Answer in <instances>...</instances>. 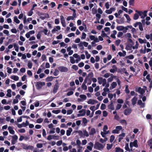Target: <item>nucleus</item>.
I'll return each mask as SVG.
<instances>
[{"label":"nucleus","mask_w":152,"mask_h":152,"mask_svg":"<svg viewBox=\"0 0 152 152\" xmlns=\"http://www.w3.org/2000/svg\"><path fill=\"white\" fill-rule=\"evenodd\" d=\"M96 20H99V19L101 17V15L100 14L98 13L96 14Z\"/></svg>","instance_id":"052dcab7"},{"label":"nucleus","mask_w":152,"mask_h":152,"mask_svg":"<svg viewBox=\"0 0 152 152\" xmlns=\"http://www.w3.org/2000/svg\"><path fill=\"white\" fill-rule=\"evenodd\" d=\"M80 97L84 100L86 99V96L85 95L81 94L80 95Z\"/></svg>","instance_id":"603ef678"},{"label":"nucleus","mask_w":152,"mask_h":152,"mask_svg":"<svg viewBox=\"0 0 152 152\" xmlns=\"http://www.w3.org/2000/svg\"><path fill=\"white\" fill-rule=\"evenodd\" d=\"M89 134L91 135H94L96 133V131L95 129L94 128H91L89 132Z\"/></svg>","instance_id":"ddd939ff"},{"label":"nucleus","mask_w":152,"mask_h":152,"mask_svg":"<svg viewBox=\"0 0 152 152\" xmlns=\"http://www.w3.org/2000/svg\"><path fill=\"white\" fill-rule=\"evenodd\" d=\"M88 144L90 146H88L87 147V148L88 149V150L91 151L92 150V147L94 146V144L93 143L91 142H90L88 143Z\"/></svg>","instance_id":"dca6fc26"},{"label":"nucleus","mask_w":152,"mask_h":152,"mask_svg":"<svg viewBox=\"0 0 152 152\" xmlns=\"http://www.w3.org/2000/svg\"><path fill=\"white\" fill-rule=\"evenodd\" d=\"M14 21L16 22L17 23H20V21L18 19L17 17L16 16H15L14 17Z\"/></svg>","instance_id":"2f4dec72"},{"label":"nucleus","mask_w":152,"mask_h":152,"mask_svg":"<svg viewBox=\"0 0 152 152\" xmlns=\"http://www.w3.org/2000/svg\"><path fill=\"white\" fill-rule=\"evenodd\" d=\"M18 139V137L16 135H14L12 136V139L11 141V144L14 145L16 142V141Z\"/></svg>","instance_id":"0eeeda50"},{"label":"nucleus","mask_w":152,"mask_h":152,"mask_svg":"<svg viewBox=\"0 0 152 152\" xmlns=\"http://www.w3.org/2000/svg\"><path fill=\"white\" fill-rule=\"evenodd\" d=\"M125 149L126 151H130V150L129 148V144L128 143H126L125 144Z\"/></svg>","instance_id":"7c9ffc66"},{"label":"nucleus","mask_w":152,"mask_h":152,"mask_svg":"<svg viewBox=\"0 0 152 152\" xmlns=\"http://www.w3.org/2000/svg\"><path fill=\"white\" fill-rule=\"evenodd\" d=\"M14 47L15 48V50L17 52H18L19 51V48L18 45L16 44H14Z\"/></svg>","instance_id":"58836bf2"},{"label":"nucleus","mask_w":152,"mask_h":152,"mask_svg":"<svg viewBox=\"0 0 152 152\" xmlns=\"http://www.w3.org/2000/svg\"><path fill=\"white\" fill-rule=\"evenodd\" d=\"M43 119L42 118H39L37 120V122L38 123H41L42 122Z\"/></svg>","instance_id":"6e6d98bb"},{"label":"nucleus","mask_w":152,"mask_h":152,"mask_svg":"<svg viewBox=\"0 0 152 152\" xmlns=\"http://www.w3.org/2000/svg\"><path fill=\"white\" fill-rule=\"evenodd\" d=\"M59 71L57 69H55V72L53 73V75L55 76H56L58 75Z\"/></svg>","instance_id":"37998d69"},{"label":"nucleus","mask_w":152,"mask_h":152,"mask_svg":"<svg viewBox=\"0 0 152 152\" xmlns=\"http://www.w3.org/2000/svg\"><path fill=\"white\" fill-rule=\"evenodd\" d=\"M137 104L140 105L141 108L144 107L145 106V103H142L141 99H139L137 102Z\"/></svg>","instance_id":"4468645a"},{"label":"nucleus","mask_w":152,"mask_h":152,"mask_svg":"<svg viewBox=\"0 0 152 152\" xmlns=\"http://www.w3.org/2000/svg\"><path fill=\"white\" fill-rule=\"evenodd\" d=\"M124 18H122L120 20L117 19L116 21L118 24H122L124 23Z\"/></svg>","instance_id":"b1692460"},{"label":"nucleus","mask_w":152,"mask_h":152,"mask_svg":"<svg viewBox=\"0 0 152 152\" xmlns=\"http://www.w3.org/2000/svg\"><path fill=\"white\" fill-rule=\"evenodd\" d=\"M72 131V129L71 128H69V129L67 130L66 132V134L67 136H69L70 135L71 132Z\"/></svg>","instance_id":"4be33fe9"},{"label":"nucleus","mask_w":152,"mask_h":152,"mask_svg":"<svg viewBox=\"0 0 152 152\" xmlns=\"http://www.w3.org/2000/svg\"><path fill=\"white\" fill-rule=\"evenodd\" d=\"M139 46V44L138 42L137 41L136 42V45L134 46H133L132 47V48L133 49H137L138 48Z\"/></svg>","instance_id":"e433bc0d"},{"label":"nucleus","mask_w":152,"mask_h":152,"mask_svg":"<svg viewBox=\"0 0 152 152\" xmlns=\"http://www.w3.org/2000/svg\"><path fill=\"white\" fill-rule=\"evenodd\" d=\"M113 145L112 144H107V148L108 150H109L111 149L113 147Z\"/></svg>","instance_id":"a19ab883"},{"label":"nucleus","mask_w":152,"mask_h":152,"mask_svg":"<svg viewBox=\"0 0 152 152\" xmlns=\"http://www.w3.org/2000/svg\"><path fill=\"white\" fill-rule=\"evenodd\" d=\"M117 85V84L116 83L114 82H113L111 85L112 88H115Z\"/></svg>","instance_id":"c03bdc74"},{"label":"nucleus","mask_w":152,"mask_h":152,"mask_svg":"<svg viewBox=\"0 0 152 152\" xmlns=\"http://www.w3.org/2000/svg\"><path fill=\"white\" fill-rule=\"evenodd\" d=\"M138 92L142 95H143L145 92V90L140 87L138 88Z\"/></svg>","instance_id":"f3484780"},{"label":"nucleus","mask_w":152,"mask_h":152,"mask_svg":"<svg viewBox=\"0 0 152 152\" xmlns=\"http://www.w3.org/2000/svg\"><path fill=\"white\" fill-rule=\"evenodd\" d=\"M61 112V110H53L52 111V112L56 114H58Z\"/></svg>","instance_id":"79ce46f5"},{"label":"nucleus","mask_w":152,"mask_h":152,"mask_svg":"<svg viewBox=\"0 0 152 152\" xmlns=\"http://www.w3.org/2000/svg\"><path fill=\"white\" fill-rule=\"evenodd\" d=\"M115 152H124V150L123 149H121L120 147H116L115 148Z\"/></svg>","instance_id":"bb28decb"},{"label":"nucleus","mask_w":152,"mask_h":152,"mask_svg":"<svg viewBox=\"0 0 152 152\" xmlns=\"http://www.w3.org/2000/svg\"><path fill=\"white\" fill-rule=\"evenodd\" d=\"M132 110L131 108H128L125 109L124 113L125 115H129L132 112Z\"/></svg>","instance_id":"6e6552de"},{"label":"nucleus","mask_w":152,"mask_h":152,"mask_svg":"<svg viewBox=\"0 0 152 152\" xmlns=\"http://www.w3.org/2000/svg\"><path fill=\"white\" fill-rule=\"evenodd\" d=\"M108 108L109 109L111 110H113L114 109V107L113 104V102L112 101L110 102V103L108 106Z\"/></svg>","instance_id":"f8f14e48"},{"label":"nucleus","mask_w":152,"mask_h":152,"mask_svg":"<svg viewBox=\"0 0 152 152\" xmlns=\"http://www.w3.org/2000/svg\"><path fill=\"white\" fill-rule=\"evenodd\" d=\"M98 102L97 100L91 99H89L87 102V103L88 104H94L96 103H97Z\"/></svg>","instance_id":"9b49d317"},{"label":"nucleus","mask_w":152,"mask_h":152,"mask_svg":"<svg viewBox=\"0 0 152 152\" xmlns=\"http://www.w3.org/2000/svg\"><path fill=\"white\" fill-rule=\"evenodd\" d=\"M133 145L136 148L138 147V145L137 144V140H135L133 142Z\"/></svg>","instance_id":"c85d7f7f"},{"label":"nucleus","mask_w":152,"mask_h":152,"mask_svg":"<svg viewBox=\"0 0 152 152\" xmlns=\"http://www.w3.org/2000/svg\"><path fill=\"white\" fill-rule=\"evenodd\" d=\"M134 0H129V4L130 5L133 6L134 3Z\"/></svg>","instance_id":"4d7b16f0"},{"label":"nucleus","mask_w":152,"mask_h":152,"mask_svg":"<svg viewBox=\"0 0 152 152\" xmlns=\"http://www.w3.org/2000/svg\"><path fill=\"white\" fill-rule=\"evenodd\" d=\"M70 62L72 64H74L75 63V61L74 60V57L72 56H70Z\"/></svg>","instance_id":"4c0bfd02"},{"label":"nucleus","mask_w":152,"mask_h":152,"mask_svg":"<svg viewBox=\"0 0 152 152\" xmlns=\"http://www.w3.org/2000/svg\"><path fill=\"white\" fill-rule=\"evenodd\" d=\"M94 76V74L92 72H91L89 73L88 75L86 77L88 78V80H91V78Z\"/></svg>","instance_id":"a211bd4d"},{"label":"nucleus","mask_w":152,"mask_h":152,"mask_svg":"<svg viewBox=\"0 0 152 152\" xmlns=\"http://www.w3.org/2000/svg\"><path fill=\"white\" fill-rule=\"evenodd\" d=\"M138 40L139 42L141 44H142L143 43H146V39H144V41H145V42H144V40L142 39L141 38H139Z\"/></svg>","instance_id":"f704fd0d"},{"label":"nucleus","mask_w":152,"mask_h":152,"mask_svg":"<svg viewBox=\"0 0 152 152\" xmlns=\"http://www.w3.org/2000/svg\"><path fill=\"white\" fill-rule=\"evenodd\" d=\"M82 88L84 90H86L87 89V86L86 84L83 83L81 86Z\"/></svg>","instance_id":"09e8293b"},{"label":"nucleus","mask_w":152,"mask_h":152,"mask_svg":"<svg viewBox=\"0 0 152 152\" xmlns=\"http://www.w3.org/2000/svg\"><path fill=\"white\" fill-rule=\"evenodd\" d=\"M85 53L86 56V58H87V59H89L91 57L90 54L88 53V52L87 50L85 51Z\"/></svg>","instance_id":"ea45409f"},{"label":"nucleus","mask_w":152,"mask_h":152,"mask_svg":"<svg viewBox=\"0 0 152 152\" xmlns=\"http://www.w3.org/2000/svg\"><path fill=\"white\" fill-rule=\"evenodd\" d=\"M115 136L113 135L111 136L110 139V142H112L115 139Z\"/></svg>","instance_id":"de8ad7c7"},{"label":"nucleus","mask_w":152,"mask_h":152,"mask_svg":"<svg viewBox=\"0 0 152 152\" xmlns=\"http://www.w3.org/2000/svg\"><path fill=\"white\" fill-rule=\"evenodd\" d=\"M62 141L61 140H59L56 142V145L57 146H60L62 144Z\"/></svg>","instance_id":"774afa93"},{"label":"nucleus","mask_w":152,"mask_h":152,"mask_svg":"<svg viewBox=\"0 0 152 152\" xmlns=\"http://www.w3.org/2000/svg\"><path fill=\"white\" fill-rule=\"evenodd\" d=\"M124 15L125 17L127 20L128 21L127 22H129L131 20L129 15L127 14H125Z\"/></svg>","instance_id":"473e14b6"},{"label":"nucleus","mask_w":152,"mask_h":152,"mask_svg":"<svg viewBox=\"0 0 152 152\" xmlns=\"http://www.w3.org/2000/svg\"><path fill=\"white\" fill-rule=\"evenodd\" d=\"M116 28L119 31H122L125 29V27L123 26H119L117 27Z\"/></svg>","instance_id":"a878e982"},{"label":"nucleus","mask_w":152,"mask_h":152,"mask_svg":"<svg viewBox=\"0 0 152 152\" xmlns=\"http://www.w3.org/2000/svg\"><path fill=\"white\" fill-rule=\"evenodd\" d=\"M102 34H101V36L103 37H108L107 35V34L104 32V31H102Z\"/></svg>","instance_id":"13d9d810"},{"label":"nucleus","mask_w":152,"mask_h":152,"mask_svg":"<svg viewBox=\"0 0 152 152\" xmlns=\"http://www.w3.org/2000/svg\"><path fill=\"white\" fill-rule=\"evenodd\" d=\"M45 15L44 16H41L40 17V18L42 20H44L45 18H49V15L48 14H45Z\"/></svg>","instance_id":"c756f323"},{"label":"nucleus","mask_w":152,"mask_h":152,"mask_svg":"<svg viewBox=\"0 0 152 152\" xmlns=\"http://www.w3.org/2000/svg\"><path fill=\"white\" fill-rule=\"evenodd\" d=\"M69 9L73 11V15H74V16H77L75 10L72 9L71 7H69Z\"/></svg>","instance_id":"49530a36"},{"label":"nucleus","mask_w":152,"mask_h":152,"mask_svg":"<svg viewBox=\"0 0 152 152\" xmlns=\"http://www.w3.org/2000/svg\"><path fill=\"white\" fill-rule=\"evenodd\" d=\"M22 147L23 149L25 150H28V149L32 150L33 148V147L32 146H28L26 144L22 143Z\"/></svg>","instance_id":"39448f33"},{"label":"nucleus","mask_w":152,"mask_h":152,"mask_svg":"<svg viewBox=\"0 0 152 152\" xmlns=\"http://www.w3.org/2000/svg\"><path fill=\"white\" fill-rule=\"evenodd\" d=\"M83 132L84 136L86 137L89 136V133L88 134V132L86 130H84L83 131Z\"/></svg>","instance_id":"a18cd8bd"},{"label":"nucleus","mask_w":152,"mask_h":152,"mask_svg":"<svg viewBox=\"0 0 152 152\" xmlns=\"http://www.w3.org/2000/svg\"><path fill=\"white\" fill-rule=\"evenodd\" d=\"M36 146L38 148H41L43 147V145L42 143H37Z\"/></svg>","instance_id":"680f3d73"},{"label":"nucleus","mask_w":152,"mask_h":152,"mask_svg":"<svg viewBox=\"0 0 152 152\" xmlns=\"http://www.w3.org/2000/svg\"><path fill=\"white\" fill-rule=\"evenodd\" d=\"M27 74L28 75L30 76H31L32 75V73L31 71L30 70H28L27 71Z\"/></svg>","instance_id":"338daca9"},{"label":"nucleus","mask_w":152,"mask_h":152,"mask_svg":"<svg viewBox=\"0 0 152 152\" xmlns=\"http://www.w3.org/2000/svg\"><path fill=\"white\" fill-rule=\"evenodd\" d=\"M45 48V46H42L41 47H39L38 48V50L40 51L42 50H43Z\"/></svg>","instance_id":"69168bd1"},{"label":"nucleus","mask_w":152,"mask_h":152,"mask_svg":"<svg viewBox=\"0 0 152 152\" xmlns=\"http://www.w3.org/2000/svg\"><path fill=\"white\" fill-rule=\"evenodd\" d=\"M139 28L141 31H142L143 30L142 24L141 22H140V24L139 25Z\"/></svg>","instance_id":"3c124183"},{"label":"nucleus","mask_w":152,"mask_h":152,"mask_svg":"<svg viewBox=\"0 0 152 152\" xmlns=\"http://www.w3.org/2000/svg\"><path fill=\"white\" fill-rule=\"evenodd\" d=\"M76 16H74L72 15V16H69L67 17V20L68 21H69L70 20H73L75 18H76Z\"/></svg>","instance_id":"cd10ccee"},{"label":"nucleus","mask_w":152,"mask_h":152,"mask_svg":"<svg viewBox=\"0 0 152 152\" xmlns=\"http://www.w3.org/2000/svg\"><path fill=\"white\" fill-rule=\"evenodd\" d=\"M98 82L99 84H101L102 83L103 78L102 77H98L97 78Z\"/></svg>","instance_id":"72a5a7b5"},{"label":"nucleus","mask_w":152,"mask_h":152,"mask_svg":"<svg viewBox=\"0 0 152 152\" xmlns=\"http://www.w3.org/2000/svg\"><path fill=\"white\" fill-rule=\"evenodd\" d=\"M58 68L61 72H66L68 71V69L67 67L63 66H59Z\"/></svg>","instance_id":"423d86ee"},{"label":"nucleus","mask_w":152,"mask_h":152,"mask_svg":"<svg viewBox=\"0 0 152 152\" xmlns=\"http://www.w3.org/2000/svg\"><path fill=\"white\" fill-rule=\"evenodd\" d=\"M135 12L139 14V15L141 17V18L142 19H144L145 17L147 16V11H144L142 12L141 11L136 10Z\"/></svg>","instance_id":"f257e3e1"},{"label":"nucleus","mask_w":152,"mask_h":152,"mask_svg":"<svg viewBox=\"0 0 152 152\" xmlns=\"http://www.w3.org/2000/svg\"><path fill=\"white\" fill-rule=\"evenodd\" d=\"M106 105L104 104H102L100 107V109L102 110H104L106 108Z\"/></svg>","instance_id":"864d4df0"},{"label":"nucleus","mask_w":152,"mask_h":152,"mask_svg":"<svg viewBox=\"0 0 152 152\" xmlns=\"http://www.w3.org/2000/svg\"><path fill=\"white\" fill-rule=\"evenodd\" d=\"M58 77H53L52 76H48L45 79V81L46 82L52 81L54 78H58Z\"/></svg>","instance_id":"2eb2a0df"},{"label":"nucleus","mask_w":152,"mask_h":152,"mask_svg":"<svg viewBox=\"0 0 152 152\" xmlns=\"http://www.w3.org/2000/svg\"><path fill=\"white\" fill-rule=\"evenodd\" d=\"M45 85V83L44 82L39 81L37 82L35 86L37 89L39 90L41 88L42 86Z\"/></svg>","instance_id":"7ed1b4c3"},{"label":"nucleus","mask_w":152,"mask_h":152,"mask_svg":"<svg viewBox=\"0 0 152 152\" xmlns=\"http://www.w3.org/2000/svg\"><path fill=\"white\" fill-rule=\"evenodd\" d=\"M79 113H82L78 114L77 115V116L78 117H79L81 116H84L85 115L86 113V110L84 109H82L81 110H80L79 111Z\"/></svg>","instance_id":"1a4fd4ad"},{"label":"nucleus","mask_w":152,"mask_h":152,"mask_svg":"<svg viewBox=\"0 0 152 152\" xmlns=\"http://www.w3.org/2000/svg\"><path fill=\"white\" fill-rule=\"evenodd\" d=\"M11 79L15 81H18L19 80V77L17 76L12 75L10 77Z\"/></svg>","instance_id":"393cba45"},{"label":"nucleus","mask_w":152,"mask_h":152,"mask_svg":"<svg viewBox=\"0 0 152 152\" xmlns=\"http://www.w3.org/2000/svg\"><path fill=\"white\" fill-rule=\"evenodd\" d=\"M104 145L105 144L103 145L98 142H95L94 144V148L98 150H100L101 149H103L104 148Z\"/></svg>","instance_id":"f03ea898"},{"label":"nucleus","mask_w":152,"mask_h":152,"mask_svg":"<svg viewBox=\"0 0 152 152\" xmlns=\"http://www.w3.org/2000/svg\"><path fill=\"white\" fill-rule=\"evenodd\" d=\"M139 17V15L138 13H135L134 15L133 19L136 20L138 19Z\"/></svg>","instance_id":"c9c22d12"},{"label":"nucleus","mask_w":152,"mask_h":152,"mask_svg":"<svg viewBox=\"0 0 152 152\" xmlns=\"http://www.w3.org/2000/svg\"><path fill=\"white\" fill-rule=\"evenodd\" d=\"M56 28H54L52 30L51 32L52 33H55V31H57L58 30H60L61 29V27L59 26H57L56 27Z\"/></svg>","instance_id":"6ab92c4d"},{"label":"nucleus","mask_w":152,"mask_h":152,"mask_svg":"<svg viewBox=\"0 0 152 152\" xmlns=\"http://www.w3.org/2000/svg\"><path fill=\"white\" fill-rule=\"evenodd\" d=\"M8 130L9 131V132L11 134H15V131H14L13 129V128L11 126H9L8 127Z\"/></svg>","instance_id":"412c9836"},{"label":"nucleus","mask_w":152,"mask_h":152,"mask_svg":"<svg viewBox=\"0 0 152 152\" xmlns=\"http://www.w3.org/2000/svg\"><path fill=\"white\" fill-rule=\"evenodd\" d=\"M29 69L32 68V64L31 62H30V61H29L27 65Z\"/></svg>","instance_id":"8fccbe9b"},{"label":"nucleus","mask_w":152,"mask_h":152,"mask_svg":"<svg viewBox=\"0 0 152 152\" xmlns=\"http://www.w3.org/2000/svg\"><path fill=\"white\" fill-rule=\"evenodd\" d=\"M56 82H57V83L54 86L53 89V92L54 94L57 92L59 87V83L58 82V80H56Z\"/></svg>","instance_id":"20e7f679"},{"label":"nucleus","mask_w":152,"mask_h":152,"mask_svg":"<svg viewBox=\"0 0 152 152\" xmlns=\"http://www.w3.org/2000/svg\"><path fill=\"white\" fill-rule=\"evenodd\" d=\"M115 129L118 131V132L122 129V127L121 126H117L116 127Z\"/></svg>","instance_id":"bf43d9fd"},{"label":"nucleus","mask_w":152,"mask_h":152,"mask_svg":"<svg viewBox=\"0 0 152 152\" xmlns=\"http://www.w3.org/2000/svg\"><path fill=\"white\" fill-rule=\"evenodd\" d=\"M126 58H128L130 59H132L134 58V56L133 55H131L126 57Z\"/></svg>","instance_id":"5fc2aeb1"},{"label":"nucleus","mask_w":152,"mask_h":152,"mask_svg":"<svg viewBox=\"0 0 152 152\" xmlns=\"http://www.w3.org/2000/svg\"><path fill=\"white\" fill-rule=\"evenodd\" d=\"M60 20L61 21V23L62 24V26L64 27H65L66 26L65 24L66 22L64 17L63 15L60 16Z\"/></svg>","instance_id":"9d476101"},{"label":"nucleus","mask_w":152,"mask_h":152,"mask_svg":"<svg viewBox=\"0 0 152 152\" xmlns=\"http://www.w3.org/2000/svg\"><path fill=\"white\" fill-rule=\"evenodd\" d=\"M121 42V41L120 39H118L115 41V44L116 45L118 46L120 44Z\"/></svg>","instance_id":"0e129e2a"},{"label":"nucleus","mask_w":152,"mask_h":152,"mask_svg":"<svg viewBox=\"0 0 152 152\" xmlns=\"http://www.w3.org/2000/svg\"><path fill=\"white\" fill-rule=\"evenodd\" d=\"M72 68L75 71H76L78 69V67L77 66L75 65H73L72 66Z\"/></svg>","instance_id":"e2e57ef3"},{"label":"nucleus","mask_w":152,"mask_h":152,"mask_svg":"<svg viewBox=\"0 0 152 152\" xmlns=\"http://www.w3.org/2000/svg\"><path fill=\"white\" fill-rule=\"evenodd\" d=\"M125 136V134L124 133H123L122 134H119V137L118 138V141L120 142L121 140L123 139V137Z\"/></svg>","instance_id":"5701e85b"},{"label":"nucleus","mask_w":152,"mask_h":152,"mask_svg":"<svg viewBox=\"0 0 152 152\" xmlns=\"http://www.w3.org/2000/svg\"><path fill=\"white\" fill-rule=\"evenodd\" d=\"M137 99V97H134L132 99V104L134 105L136 103Z\"/></svg>","instance_id":"aec40b11"}]
</instances>
